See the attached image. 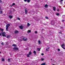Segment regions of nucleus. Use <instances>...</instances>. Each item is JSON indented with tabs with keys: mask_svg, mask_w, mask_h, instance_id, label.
Wrapping results in <instances>:
<instances>
[{
	"mask_svg": "<svg viewBox=\"0 0 65 65\" xmlns=\"http://www.w3.org/2000/svg\"><path fill=\"white\" fill-rule=\"evenodd\" d=\"M59 34H61V33H62V32H59Z\"/></svg>",
	"mask_w": 65,
	"mask_h": 65,
	"instance_id": "obj_38",
	"label": "nucleus"
},
{
	"mask_svg": "<svg viewBox=\"0 0 65 65\" xmlns=\"http://www.w3.org/2000/svg\"><path fill=\"white\" fill-rule=\"evenodd\" d=\"M1 10V7H0V10Z\"/></svg>",
	"mask_w": 65,
	"mask_h": 65,
	"instance_id": "obj_44",
	"label": "nucleus"
},
{
	"mask_svg": "<svg viewBox=\"0 0 65 65\" xmlns=\"http://www.w3.org/2000/svg\"><path fill=\"white\" fill-rule=\"evenodd\" d=\"M38 43L39 44H41V41L40 40L38 41Z\"/></svg>",
	"mask_w": 65,
	"mask_h": 65,
	"instance_id": "obj_16",
	"label": "nucleus"
},
{
	"mask_svg": "<svg viewBox=\"0 0 65 65\" xmlns=\"http://www.w3.org/2000/svg\"><path fill=\"white\" fill-rule=\"evenodd\" d=\"M56 15H59V13H56Z\"/></svg>",
	"mask_w": 65,
	"mask_h": 65,
	"instance_id": "obj_25",
	"label": "nucleus"
},
{
	"mask_svg": "<svg viewBox=\"0 0 65 65\" xmlns=\"http://www.w3.org/2000/svg\"><path fill=\"white\" fill-rule=\"evenodd\" d=\"M41 60L42 61H43V60H44V59L42 58Z\"/></svg>",
	"mask_w": 65,
	"mask_h": 65,
	"instance_id": "obj_34",
	"label": "nucleus"
},
{
	"mask_svg": "<svg viewBox=\"0 0 65 65\" xmlns=\"http://www.w3.org/2000/svg\"><path fill=\"white\" fill-rule=\"evenodd\" d=\"M15 3H13L12 4V6H13V5H15Z\"/></svg>",
	"mask_w": 65,
	"mask_h": 65,
	"instance_id": "obj_27",
	"label": "nucleus"
},
{
	"mask_svg": "<svg viewBox=\"0 0 65 65\" xmlns=\"http://www.w3.org/2000/svg\"><path fill=\"white\" fill-rule=\"evenodd\" d=\"M0 35H1V33H0Z\"/></svg>",
	"mask_w": 65,
	"mask_h": 65,
	"instance_id": "obj_43",
	"label": "nucleus"
},
{
	"mask_svg": "<svg viewBox=\"0 0 65 65\" xmlns=\"http://www.w3.org/2000/svg\"><path fill=\"white\" fill-rule=\"evenodd\" d=\"M64 46H65V44H63L61 45V47H62V48H64Z\"/></svg>",
	"mask_w": 65,
	"mask_h": 65,
	"instance_id": "obj_10",
	"label": "nucleus"
},
{
	"mask_svg": "<svg viewBox=\"0 0 65 65\" xmlns=\"http://www.w3.org/2000/svg\"><path fill=\"white\" fill-rule=\"evenodd\" d=\"M62 22H65V20H62Z\"/></svg>",
	"mask_w": 65,
	"mask_h": 65,
	"instance_id": "obj_33",
	"label": "nucleus"
},
{
	"mask_svg": "<svg viewBox=\"0 0 65 65\" xmlns=\"http://www.w3.org/2000/svg\"><path fill=\"white\" fill-rule=\"evenodd\" d=\"M0 31H2V32H3L4 31V29H2L1 28H0Z\"/></svg>",
	"mask_w": 65,
	"mask_h": 65,
	"instance_id": "obj_14",
	"label": "nucleus"
},
{
	"mask_svg": "<svg viewBox=\"0 0 65 65\" xmlns=\"http://www.w3.org/2000/svg\"><path fill=\"white\" fill-rule=\"evenodd\" d=\"M1 52H0V54H1Z\"/></svg>",
	"mask_w": 65,
	"mask_h": 65,
	"instance_id": "obj_47",
	"label": "nucleus"
},
{
	"mask_svg": "<svg viewBox=\"0 0 65 65\" xmlns=\"http://www.w3.org/2000/svg\"><path fill=\"white\" fill-rule=\"evenodd\" d=\"M8 62H10V59H8Z\"/></svg>",
	"mask_w": 65,
	"mask_h": 65,
	"instance_id": "obj_32",
	"label": "nucleus"
},
{
	"mask_svg": "<svg viewBox=\"0 0 65 65\" xmlns=\"http://www.w3.org/2000/svg\"><path fill=\"white\" fill-rule=\"evenodd\" d=\"M63 1V0H61L60 1V2H62V1Z\"/></svg>",
	"mask_w": 65,
	"mask_h": 65,
	"instance_id": "obj_40",
	"label": "nucleus"
},
{
	"mask_svg": "<svg viewBox=\"0 0 65 65\" xmlns=\"http://www.w3.org/2000/svg\"><path fill=\"white\" fill-rule=\"evenodd\" d=\"M2 62H4L5 61V59L3 58L2 59Z\"/></svg>",
	"mask_w": 65,
	"mask_h": 65,
	"instance_id": "obj_12",
	"label": "nucleus"
},
{
	"mask_svg": "<svg viewBox=\"0 0 65 65\" xmlns=\"http://www.w3.org/2000/svg\"><path fill=\"white\" fill-rule=\"evenodd\" d=\"M35 33H36V34H37V31H35Z\"/></svg>",
	"mask_w": 65,
	"mask_h": 65,
	"instance_id": "obj_35",
	"label": "nucleus"
},
{
	"mask_svg": "<svg viewBox=\"0 0 65 65\" xmlns=\"http://www.w3.org/2000/svg\"><path fill=\"white\" fill-rule=\"evenodd\" d=\"M53 10L54 11H56V7H54L53 8Z\"/></svg>",
	"mask_w": 65,
	"mask_h": 65,
	"instance_id": "obj_11",
	"label": "nucleus"
},
{
	"mask_svg": "<svg viewBox=\"0 0 65 65\" xmlns=\"http://www.w3.org/2000/svg\"><path fill=\"white\" fill-rule=\"evenodd\" d=\"M0 2H2V1H1V0H0Z\"/></svg>",
	"mask_w": 65,
	"mask_h": 65,
	"instance_id": "obj_41",
	"label": "nucleus"
},
{
	"mask_svg": "<svg viewBox=\"0 0 65 65\" xmlns=\"http://www.w3.org/2000/svg\"><path fill=\"white\" fill-rule=\"evenodd\" d=\"M41 65H46L45 63H43L41 64Z\"/></svg>",
	"mask_w": 65,
	"mask_h": 65,
	"instance_id": "obj_22",
	"label": "nucleus"
},
{
	"mask_svg": "<svg viewBox=\"0 0 65 65\" xmlns=\"http://www.w3.org/2000/svg\"><path fill=\"white\" fill-rule=\"evenodd\" d=\"M22 39L23 40L25 41V38H23Z\"/></svg>",
	"mask_w": 65,
	"mask_h": 65,
	"instance_id": "obj_30",
	"label": "nucleus"
},
{
	"mask_svg": "<svg viewBox=\"0 0 65 65\" xmlns=\"http://www.w3.org/2000/svg\"><path fill=\"white\" fill-rule=\"evenodd\" d=\"M60 9H58L57 10V11H59Z\"/></svg>",
	"mask_w": 65,
	"mask_h": 65,
	"instance_id": "obj_31",
	"label": "nucleus"
},
{
	"mask_svg": "<svg viewBox=\"0 0 65 65\" xmlns=\"http://www.w3.org/2000/svg\"><path fill=\"white\" fill-rule=\"evenodd\" d=\"M28 54L27 55V57H30V55H31L32 54V53L31 51H30L28 53Z\"/></svg>",
	"mask_w": 65,
	"mask_h": 65,
	"instance_id": "obj_1",
	"label": "nucleus"
},
{
	"mask_svg": "<svg viewBox=\"0 0 65 65\" xmlns=\"http://www.w3.org/2000/svg\"><path fill=\"white\" fill-rule=\"evenodd\" d=\"M4 15H5L4 14Z\"/></svg>",
	"mask_w": 65,
	"mask_h": 65,
	"instance_id": "obj_46",
	"label": "nucleus"
},
{
	"mask_svg": "<svg viewBox=\"0 0 65 65\" xmlns=\"http://www.w3.org/2000/svg\"><path fill=\"white\" fill-rule=\"evenodd\" d=\"M17 19L18 20H20V21L21 20L20 19V18H18Z\"/></svg>",
	"mask_w": 65,
	"mask_h": 65,
	"instance_id": "obj_28",
	"label": "nucleus"
},
{
	"mask_svg": "<svg viewBox=\"0 0 65 65\" xmlns=\"http://www.w3.org/2000/svg\"><path fill=\"white\" fill-rule=\"evenodd\" d=\"M1 44H2V45H4V43H1Z\"/></svg>",
	"mask_w": 65,
	"mask_h": 65,
	"instance_id": "obj_36",
	"label": "nucleus"
},
{
	"mask_svg": "<svg viewBox=\"0 0 65 65\" xmlns=\"http://www.w3.org/2000/svg\"><path fill=\"white\" fill-rule=\"evenodd\" d=\"M31 32V30H28L27 31V33H30V32Z\"/></svg>",
	"mask_w": 65,
	"mask_h": 65,
	"instance_id": "obj_7",
	"label": "nucleus"
},
{
	"mask_svg": "<svg viewBox=\"0 0 65 65\" xmlns=\"http://www.w3.org/2000/svg\"><path fill=\"white\" fill-rule=\"evenodd\" d=\"M30 1L31 0H25V2H26V1H27V2L28 3H29Z\"/></svg>",
	"mask_w": 65,
	"mask_h": 65,
	"instance_id": "obj_6",
	"label": "nucleus"
},
{
	"mask_svg": "<svg viewBox=\"0 0 65 65\" xmlns=\"http://www.w3.org/2000/svg\"><path fill=\"white\" fill-rule=\"evenodd\" d=\"M48 7V6L47 5H45V8H47Z\"/></svg>",
	"mask_w": 65,
	"mask_h": 65,
	"instance_id": "obj_17",
	"label": "nucleus"
},
{
	"mask_svg": "<svg viewBox=\"0 0 65 65\" xmlns=\"http://www.w3.org/2000/svg\"><path fill=\"white\" fill-rule=\"evenodd\" d=\"M50 48H46V51H48V50H49V49Z\"/></svg>",
	"mask_w": 65,
	"mask_h": 65,
	"instance_id": "obj_20",
	"label": "nucleus"
},
{
	"mask_svg": "<svg viewBox=\"0 0 65 65\" xmlns=\"http://www.w3.org/2000/svg\"><path fill=\"white\" fill-rule=\"evenodd\" d=\"M10 26V25L9 24H8L6 26V31H8V28L9 27V26Z\"/></svg>",
	"mask_w": 65,
	"mask_h": 65,
	"instance_id": "obj_2",
	"label": "nucleus"
},
{
	"mask_svg": "<svg viewBox=\"0 0 65 65\" xmlns=\"http://www.w3.org/2000/svg\"><path fill=\"white\" fill-rule=\"evenodd\" d=\"M9 37H10V36L9 35H8L7 37V38H9Z\"/></svg>",
	"mask_w": 65,
	"mask_h": 65,
	"instance_id": "obj_24",
	"label": "nucleus"
},
{
	"mask_svg": "<svg viewBox=\"0 0 65 65\" xmlns=\"http://www.w3.org/2000/svg\"><path fill=\"white\" fill-rule=\"evenodd\" d=\"M1 34L3 37H6L5 35V32H3L1 33Z\"/></svg>",
	"mask_w": 65,
	"mask_h": 65,
	"instance_id": "obj_3",
	"label": "nucleus"
},
{
	"mask_svg": "<svg viewBox=\"0 0 65 65\" xmlns=\"http://www.w3.org/2000/svg\"><path fill=\"white\" fill-rule=\"evenodd\" d=\"M24 1H25V0H24Z\"/></svg>",
	"mask_w": 65,
	"mask_h": 65,
	"instance_id": "obj_49",
	"label": "nucleus"
},
{
	"mask_svg": "<svg viewBox=\"0 0 65 65\" xmlns=\"http://www.w3.org/2000/svg\"><path fill=\"white\" fill-rule=\"evenodd\" d=\"M31 25V24H29V23H28L27 24V26L28 27H29V26H30Z\"/></svg>",
	"mask_w": 65,
	"mask_h": 65,
	"instance_id": "obj_15",
	"label": "nucleus"
},
{
	"mask_svg": "<svg viewBox=\"0 0 65 65\" xmlns=\"http://www.w3.org/2000/svg\"><path fill=\"white\" fill-rule=\"evenodd\" d=\"M14 32L15 34H17V33H19V31L17 30H15Z\"/></svg>",
	"mask_w": 65,
	"mask_h": 65,
	"instance_id": "obj_8",
	"label": "nucleus"
},
{
	"mask_svg": "<svg viewBox=\"0 0 65 65\" xmlns=\"http://www.w3.org/2000/svg\"><path fill=\"white\" fill-rule=\"evenodd\" d=\"M34 53V54L36 55V52L35 51H34L33 52Z\"/></svg>",
	"mask_w": 65,
	"mask_h": 65,
	"instance_id": "obj_21",
	"label": "nucleus"
},
{
	"mask_svg": "<svg viewBox=\"0 0 65 65\" xmlns=\"http://www.w3.org/2000/svg\"><path fill=\"white\" fill-rule=\"evenodd\" d=\"M11 6V7H12V6Z\"/></svg>",
	"mask_w": 65,
	"mask_h": 65,
	"instance_id": "obj_45",
	"label": "nucleus"
},
{
	"mask_svg": "<svg viewBox=\"0 0 65 65\" xmlns=\"http://www.w3.org/2000/svg\"><path fill=\"white\" fill-rule=\"evenodd\" d=\"M9 17L10 19L12 18V16L11 15H9Z\"/></svg>",
	"mask_w": 65,
	"mask_h": 65,
	"instance_id": "obj_13",
	"label": "nucleus"
},
{
	"mask_svg": "<svg viewBox=\"0 0 65 65\" xmlns=\"http://www.w3.org/2000/svg\"><path fill=\"white\" fill-rule=\"evenodd\" d=\"M41 49V48H37V51H40Z\"/></svg>",
	"mask_w": 65,
	"mask_h": 65,
	"instance_id": "obj_18",
	"label": "nucleus"
},
{
	"mask_svg": "<svg viewBox=\"0 0 65 65\" xmlns=\"http://www.w3.org/2000/svg\"><path fill=\"white\" fill-rule=\"evenodd\" d=\"M63 48V49H64V50H65V48L64 47Z\"/></svg>",
	"mask_w": 65,
	"mask_h": 65,
	"instance_id": "obj_42",
	"label": "nucleus"
},
{
	"mask_svg": "<svg viewBox=\"0 0 65 65\" xmlns=\"http://www.w3.org/2000/svg\"><path fill=\"white\" fill-rule=\"evenodd\" d=\"M41 55H42V56H43V55H44V54H43V53H42L41 54Z\"/></svg>",
	"mask_w": 65,
	"mask_h": 65,
	"instance_id": "obj_39",
	"label": "nucleus"
},
{
	"mask_svg": "<svg viewBox=\"0 0 65 65\" xmlns=\"http://www.w3.org/2000/svg\"><path fill=\"white\" fill-rule=\"evenodd\" d=\"M51 24H52V25H53V24H52V23Z\"/></svg>",
	"mask_w": 65,
	"mask_h": 65,
	"instance_id": "obj_48",
	"label": "nucleus"
},
{
	"mask_svg": "<svg viewBox=\"0 0 65 65\" xmlns=\"http://www.w3.org/2000/svg\"><path fill=\"white\" fill-rule=\"evenodd\" d=\"M13 50H15V51H18L19 50V48L17 47H14L13 48Z\"/></svg>",
	"mask_w": 65,
	"mask_h": 65,
	"instance_id": "obj_4",
	"label": "nucleus"
},
{
	"mask_svg": "<svg viewBox=\"0 0 65 65\" xmlns=\"http://www.w3.org/2000/svg\"><path fill=\"white\" fill-rule=\"evenodd\" d=\"M27 38H26L25 39V41H27Z\"/></svg>",
	"mask_w": 65,
	"mask_h": 65,
	"instance_id": "obj_29",
	"label": "nucleus"
},
{
	"mask_svg": "<svg viewBox=\"0 0 65 65\" xmlns=\"http://www.w3.org/2000/svg\"><path fill=\"white\" fill-rule=\"evenodd\" d=\"M25 13L26 14H27V13H28V11L27 9H25Z\"/></svg>",
	"mask_w": 65,
	"mask_h": 65,
	"instance_id": "obj_5",
	"label": "nucleus"
},
{
	"mask_svg": "<svg viewBox=\"0 0 65 65\" xmlns=\"http://www.w3.org/2000/svg\"><path fill=\"white\" fill-rule=\"evenodd\" d=\"M16 45H17L16 44H14L12 45V46H15Z\"/></svg>",
	"mask_w": 65,
	"mask_h": 65,
	"instance_id": "obj_19",
	"label": "nucleus"
},
{
	"mask_svg": "<svg viewBox=\"0 0 65 65\" xmlns=\"http://www.w3.org/2000/svg\"><path fill=\"white\" fill-rule=\"evenodd\" d=\"M58 52H59V51H60V49H58Z\"/></svg>",
	"mask_w": 65,
	"mask_h": 65,
	"instance_id": "obj_37",
	"label": "nucleus"
},
{
	"mask_svg": "<svg viewBox=\"0 0 65 65\" xmlns=\"http://www.w3.org/2000/svg\"><path fill=\"white\" fill-rule=\"evenodd\" d=\"M19 27L20 29H23V26L22 25L19 26Z\"/></svg>",
	"mask_w": 65,
	"mask_h": 65,
	"instance_id": "obj_9",
	"label": "nucleus"
},
{
	"mask_svg": "<svg viewBox=\"0 0 65 65\" xmlns=\"http://www.w3.org/2000/svg\"><path fill=\"white\" fill-rule=\"evenodd\" d=\"M45 19H48V17H47L46 16L45 17Z\"/></svg>",
	"mask_w": 65,
	"mask_h": 65,
	"instance_id": "obj_26",
	"label": "nucleus"
},
{
	"mask_svg": "<svg viewBox=\"0 0 65 65\" xmlns=\"http://www.w3.org/2000/svg\"><path fill=\"white\" fill-rule=\"evenodd\" d=\"M2 13H3V12L2 11H0V14H2Z\"/></svg>",
	"mask_w": 65,
	"mask_h": 65,
	"instance_id": "obj_23",
	"label": "nucleus"
}]
</instances>
